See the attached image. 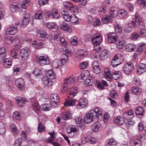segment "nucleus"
Returning <instances> with one entry per match:
<instances>
[{
    "instance_id": "nucleus-20",
    "label": "nucleus",
    "mask_w": 146,
    "mask_h": 146,
    "mask_svg": "<svg viewBox=\"0 0 146 146\" xmlns=\"http://www.w3.org/2000/svg\"><path fill=\"white\" fill-rule=\"evenodd\" d=\"M109 55V51L106 50H104L102 51L99 55V57L100 60H104L108 58Z\"/></svg>"
},
{
    "instance_id": "nucleus-56",
    "label": "nucleus",
    "mask_w": 146,
    "mask_h": 146,
    "mask_svg": "<svg viewBox=\"0 0 146 146\" xmlns=\"http://www.w3.org/2000/svg\"><path fill=\"white\" fill-rule=\"evenodd\" d=\"M10 128L12 131L13 133L15 134L16 135L18 134L19 131L17 129L16 125L14 124H12L10 126Z\"/></svg>"
},
{
    "instance_id": "nucleus-34",
    "label": "nucleus",
    "mask_w": 146,
    "mask_h": 146,
    "mask_svg": "<svg viewBox=\"0 0 146 146\" xmlns=\"http://www.w3.org/2000/svg\"><path fill=\"white\" fill-rule=\"evenodd\" d=\"M112 18L110 15L106 16L102 19V21L104 24L110 23L112 21Z\"/></svg>"
},
{
    "instance_id": "nucleus-61",
    "label": "nucleus",
    "mask_w": 146,
    "mask_h": 146,
    "mask_svg": "<svg viewBox=\"0 0 146 146\" xmlns=\"http://www.w3.org/2000/svg\"><path fill=\"white\" fill-rule=\"evenodd\" d=\"M70 21L72 23L76 24L78 22V20L75 15H71Z\"/></svg>"
},
{
    "instance_id": "nucleus-55",
    "label": "nucleus",
    "mask_w": 146,
    "mask_h": 146,
    "mask_svg": "<svg viewBox=\"0 0 146 146\" xmlns=\"http://www.w3.org/2000/svg\"><path fill=\"white\" fill-rule=\"evenodd\" d=\"M11 56L14 58H17L19 56L18 53L14 49H13L10 52Z\"/></svg>"
},
{
    "instance_id": "nucleus-15",
    "label": "nucleus",
    "mask_w": 146,
    "mask_h": 146,
    "mask_svg": "<svg viewBox=\"0 0 146 146\" xmlns=\"http://www.w3.org/2000/svg\"><path fill=\"white\" fill-rule=\"evenodd\" d=\"M146 71V66L145 64L141 63L137 67V73L139 75H140L144 72Z\"/></svg>"
},
{
    "instance_id": "nucleus-39",
    "label": "nucleus",
    "mask_w": 146,
    "mask_h": 146,
    "mask_svg": "<svg viewBox=\"0 0 146 146\" xmlns=\"http://www.w3.org/2000/svg\"><path fill=\"white\" fill-rule=\"evenodd\" d=\"M121 73L119 71H115L113 72L112 75V78L116 80L119 79L121 76Z\"/></svg>"
},
{
    "instance_id": "nucleus-26",
    "label": "nucleus",
    "mask_w": 146,
    "mask_h": 146,
    "mask_svg": "<svg viewBox=\"0 0 146 146\" xmlns=\"http://www.w3.org/2000/svg\"><path fill=\"white\" fill-rule=\"evenodd\" d=\"M113 121L115 123L122 125L125 123V120L123 117L119 116L113 119Z\"/></svg>"
},
{
    "instance_id": "nucleus-18",
    "label": "nucleus",
    "mask_w": 146,
    "mask_h": 146,
    "mask_svg": "<svg viewBox=\"0 0 146 146\" xmlns=\"http://www.w3.org/2000/svg\"><path fill=\"white\" fill-rule=\"evenodd\" d=\"M3 60V64L4 67L7 68L10 67L12 64V60L10 58H4Z\"/></svg>"
},
{
    "instance_id": "nucleus-16",
    "label": "nucleus",
    "mask_w": 146,
    "mask_h": 146,
    "mask_svg": "<svg viewBox=\"0 0 146 146\" xmlns=\"http://www.w3.org/2000/svg\"><path fill=\"white\" fill-rule=\"evenodd\" d=\"M15 84L19 90H23L24 88V82L22 78L17 79L15 82Z\"/></svg>"
},
{
    "instance_id": "nucleus-40",
    "label": "nucleus",
    "mask_w": 146,
    "mask_h": 146,
    "mask_svg": "<svg viewBox=\"0 0 146 146\" xmlns=\"http://www.w3.org/2000/svg\"><path fill=\"white\" fill-rule=\"evenodd\" d=\"M77 88L76 87L72 88L70 89L69 96L70 98L74 97L77 93Z\"/></svg>"
},
{
    "instance_id": "nucleus-2",
    "label": "nucleus",
    "mask_w": 146,
    "mask_h": 146,
    "mask_svg": "<svg viewBox=\"0 0 146 146\" xmlns=\"http://www.w3.org/2000/svg\"><path fill=\"white\" fill-rule=\"evenodd\" d=\"M94 112L93 110H90L85 115L84 120L86 123H90L96 119V116L93 113Z\"/></svg>"
},
{
    "instance_id": "nucleus-9",
    "label": "nucleus",
    "mask_w": 146,
    "mask_h": 146,
    "mask_svg": "<svg viewBox=\"0 0 146 146\" xmlns=\"http://www.w3.org/2000/svg\"><path fill=\"white\" fill-rule=\"evenodd\" d=\"M110 4V1L107 0L105 1L103 3V5L101 6L99 11V13L100 14H104L106 11L107 7Z\"/></svg>"
},
{
    "instance_id": "nucleus-57",
    "label": "nucleus",
    "mask_w": 146,
    "mask_h": 146,
    "mask_svg": "<svg viewBox=\"0 0 146 146\" xmlns=\"http://www.w3.org/2000/svg\"><path fill=\"white\" fill-rule=\"evenodd\" d=\"M125 44V43L124 41L121 40L119 41L117 43H116V45L118 48L120 49L123 47Z\"/></svg>"
},
{
    "instance_id": "nucleus-62",
    "label": "nucleus",
    "mask_w": 146,
    "mask_h": 146,
    "mask_svg": "<svg viewBox=\"0 0 146 146\" xmlns=\"http://www.w3.org/2000/svg\"><path fill=\"white\" fill-rule=\"evenodd\" d=\"M88 65V63L87 62H83L80 65V68L81 69H84L86 68Z\"/></svg>"
},
{
    "instance_id": "nucleus-64",
    "label": "nucleus",
    "mask_w": 146,
    "mask_h": 146,
    "mask_svg": "<svg viewBox=\"0 0 146 146\" xmlns=\"http://www.w3.org/2000/svg\"><path fill=\"white\" fill-rule=\"evenodd\" d=\"M13 118L16 119L20 120L21 119L20 113L17 111H15L13 113Z\"/></svg>"
},
{
    "instance_id": "nucleus-32",
    "label": "nucleus",
    "mask_w": 146,
    "mask_h": 146,
    "mask_svg": "<svg viewBox=\"0 0 146 146\" xmlns=\"http://www.w3.org/2000/svg\"><path fill=\"white\" fill-rule=\"evenodd\" d=\"M51 36L50 33L48 34L45 31H41L40 33V37L41 38H48L50 39L52 38Z\"/></svg>"
},
{
    "instance_id": "nucleus-23",
    "label": "nucleus",
    "mask_w": 146,
    "mask_h": 146,
    "mask_svg": "<svg viewBox=\"0 0 146 146\" xmlns=\"http://www.w3.org/2000/svg\"><path fill=\"white\" fill-rule=\"evenodd\" d=\"M32 45L35 48L38 49L43 46V44L40 42L33 41L32 42Z\"/></svg>"
},
{
    "instance_id": "nucleus-53",
    "label": "nucleus",
    "mask_w": 146,
    "mask_h": 146,
    "mask_svg": "<svg viewBox=\"0 0 146 146\" xmlns=\"http://www.w3.org/2000/svg\"><path fill=\"white\" fill-rule=\"evenodd\" d=\"M38 132L41 133L46 130L45 127L42 123H39L38 126Z\"/></svg>"
},
{
    "instance_id": "nucleus-37",
    "label": "nucleus",
    "mask_w": 146,
    "mask_h": 146,
    "mask_svg": "<svg viewBox=\"0 0 146 146\" xmlns=\"http://www.w3.org/2000/svg\"><path fill=\"white\" fill-rule=\"evenodd\" d=\"M6 57V49L3 47L0 48V60H3Z\"/></svg>"
},
{
    "instance_id": "nucleus-43",
    "label": "nucleus",
    "mask_w": 146,
    "mask_h": 146,
    "mask_svg": "<svg viewBox=\"0 0 146 146\" xmlns=\"http://www.w3.org/2000/svg\"><path fill=\"white\" fill-rule=\"evenodd\" d=\"M96 83L98 87L101 89L104 88V86H108L107 82L103 80H102L101 82L97 81Z\"/></svg>"
},
{
    "instance_id": "nucleus-58",
    "label": "nucleus",
    "mask_w": 146,
    "mask_h": 146,
    "mask_svg": "<svg viewBox=\"0 0 146 146\" xmlns=\"http://www.w3.org/2000/svg\"><path fill=\"white\" fill-rule=\"evenodd\" d=\"M117 142L112 139H110L107 144V146H116Z\"/></svg>"
},
{
    "instance_id": "nucleus-60",
    "label": "nucleus",
    "mask_w": 146,
    "mask_h": 146,
    "mask_svg": "<svg viewBox=\"0 0 146 146\" xmlns=\"http://www.w3.org/2000/svg\"><path fill=\"white\" fill-rule=\"evenodd\" d=\"M139 37V35L138 33L134 32L131 34L130 38L131 40H136Z\"/></svg>"
},
{
    "instance_id": "nucleus-24",
    "label": "nucleus",
    "mask_w": 146,
    "mask_h": 146,
    "mask_svg": "<svg viewBox=\"0 0 146 146\" xmlns=\"http://www.w3.org/2000/svg\"><path fill=\"white\" fill-rule=\"evenodd\" d=\"M135 45L133 44H128L125 46V49L127 52H131L134 51L135 49Z\"/></svg>"
},
{
    "instance_id": "nucleus-45",
    "label": "nucleus",
    "mask_w": 146,
    "mask_h": 146,
    "mask_svg": "<svg viewBox=\"0 0 146 146\" xmlns=\"http://www.w3.org/2000/svg\"><path fill=\"white\" fill-rule=\"evenodd\" d=\"M45 72L46 75L49 76L50 79H53L55 78V76L52 70H49L48 71L45 70Z\"/></svg>"
},
{
    "instance_id": "nucleus-10",
    "label": "nucleus",
    "mask_w": 146,
    "mask_h": 146,
    "mask_svg": "<svg viewBox=\"0 0 146 146\" xmlns=\"http://www.w3.org/2000/svg\"><path fill=\"white\" fill-rule=\"evenodd\" d=\"M118 40L117 36L116 33H109L108 35V41L110 43H114Z\"/></svg>"
},
{
    "instance_id": "nucleus-31",
    "label": "nucleus",
    "mask_w": 146,
    "mask_h": 146,
    "mask_svg": "<svg viewBox=\"0 0 146 146\" xmlns=\"http://www.w3.org/2000/svg\"><path fill=\"white\" fill-rule=\"evenodd\" d=\"M60 63L62 65L65 64L68 59V56L67 54H62L60 58Z\"/></svg>"
},
{
    "instance_id": "nucleus-4",
    "label": "nucleus",
    "mask_w": 146,
    "mask_h": 146,
    "mask_svg": "<svg viewBox=\"0 0 146 146\" xmlns=\"http://www.w3.org/2000/svg\"><path fill=\"white\" fill-rule=\"evenodd\" d=\"M50 103L54 107H56L59 105L58 102L59 101V98L57 94H53L50 96Z\"/></svg>"
},
{
    "instance_id": "nucleus-8",
    "label": "nucleus",
    "mask_w": 146,
    "mask_h": 146,
    "mask_svg": "<svg viewBox=\"0 0 146 146\" xmlns=\"http://www.w3.org/2000/svg\"><path fill=\"white\" fill-rule=\"evenodd\" d=\"M88 101L87 99L83 98L79 100L78 104L77 105V107L79 109L85 108L88 105Z\"/></svg>"
},
{
    "instance_id": "nucleus-54",
    "label": "nucleus",
    "mask_w": 146,
    "mask_h": 146,
    "mask_svg": "<svg viewBox=\"0 0 146 146\" xmlns=\"http://www.w3.org/2000/svg\"><path fill=\"white\" fill-rule=\"evenodd\" d=\"M30 3L29 0H23L21 7L22 8L25 9L29 5Z\"/></svg>"
},
{
    "instance_id": "nucleus-1",
    "label": "nucleus",
    "mask_w": 146,
    "mask_h": 146,
    "mask_svg": "<svg viewBox=\"0 0 146 146\" xmlns=\"http://www.w3.org/2000/svg\"><path fill=\"white\" fill-rule=\"evenodd\" d=\"M123 62V58L121 54H119L115 55L112 60L111 65L115 67L121 64Z\"/></svg>"
},
{
    "instance_id": "nucleus-50",
    "label": "nucleus",
    "mask_w": 146,
    "mask_h": 146,
    "mask_svg": "<svg viewBox=\"0 0 146 146\" xmlns=\"http://www.w3.org/2000/svg\"><path fill=\"white\" fill-rule=\"evenodd\" d=\"M133 29L131 23L128 24L124 28V30L125 32L129 33L132 31Z\"/></svg>"
},
{
    "instance_id": "nucleus-28",
    "label": "nucleus",
    "mask_w": 146,
    "mask_h": 146,
    "mask_svg": "<svg viewBox=\"0 0 146 146\" xmlns=\"http://www.w3.org/2000/svg\"><path fill=\"white\" fill-rule=\"evenodd\" d=\"M136 22L139 23H141L142 22V20L137 13L135 14V18L133 19L132 21V23L133 25V27H135Z\"/></svg>"
},
{
    "instance_id": "nucleus-13",
    "label": "nucleus",
    "mask_w": 146,
    "mask_h": 146,
    "mask_svg": "<svg viewBox=\"0 0 146 146\" xmlns=\"http://www.w3.org/2000/svg\"><path fill=\"white\" fill-rule=\"evenodd\" d=\"M118 9L116 7H111L110 9L109 14L112 17H115L118 16Z\"/></svg>"
},
{
    "instance_id": "nucleus-12",
    "label": "nucleus",
    "mask_w": 146,
    "mask_h": 146,
    "mask_svg": "<svg viewBox=\"0 0 146 146\" xmlns=\"http://www.w3.org/2000/svg\"><path fill=\"white\" fill-rule=\"evenodd\" d=\"M78 131V130L77 128L74 127L68 128L67 129V132L70 137H72L76 135L77 134L76 133Z\"/></svg>"
},
{
    "instance_id": "nucleus-21",
    "label": "nucleus",
    "mask_w": 146,
    "mask_h": 146,
    "mask_svg": "<svg viewBox=\"0 0 146 146\" xmlns=\"http://www.w3.org/2000/svg\"><path fill=\"white\" fill-rule=\"evenodd\" d=\"M51 79H49L47 77H43L42 79L43 83L49 87H51L53 85V82Z\"/></svg>"
},
{
    "instance_id": "nucleus-52",
    "label": "nucleus",
    "mask_w": 146,
    "mask_h": 146,
    "mask_svg": "<svg viewBox=\"0 0 146 146\" xmlns=\"http://www.w3.org/2000/svg\"><path fill=\"white\" fill-rule=\"evenodd\" d=\"M144 110L141 107H139L136 109V113L137 115H142L143 114Z\"/></svg>"
},
{
    "instance_id": "nucleus-14",
    "label": "nucleus",
    "mask_w": 146,
    "mask_h": 146,
    "mask_svg": "<svg viewBox=\"0 0 146 146\" xmlns=\"http://www.w3.org/2000/svg\"><path fill=\"white\" fill-rule=\"evenodd\" d=\"M92 67L94 72L98 74L101 72V68L98 62L96 61L94 62L92 64Z\"/></svg>"
},
{
    "instance_id": "nucleus-38",
    "label": "nucleus",
    "mask_w": 146,
    "mask_h": 146,
    "mask_svg": "<svg viewBox=\"0 0 146 146\" xmlns=\"http://www.w3.org/2000/svg\"><path fill=\"white\" fill-rule=\"evenodd\" d=\"M19 38L18 36L17 35L6 37L7 40L11 42L12 43L15 42L18 40H19Z\"/></svg>"
},
{
    "instance_id": "nucleus-6",
    "label": "nucleus",
    "mask_w": 146,
    "mask_h": 146,
    "mask_svg": "<svg viewBox=\"0 0 146 146\" xmlns=\"http://www.w3.org/2000/svg\"><path fill=\"white\" fill-rule=\"evenodd\" d=\"M134 68V66L132 63H127L123 67V72L126 74L130 73Z\"/></svg>"
},
{
    "instance_id": "nucleus-46",
    "label": "nucleus",
    "mask_w": 146,
    "mask_h": 146,
    "mask_svg": "<svg viewBox=\"0 0 146 146\" xmlns=\"http://www.w3.org/2000/svg\"><path fill=\"white\" fill-rule=\"evenodd\" d=\"M52 108L51 105L49 104H43L41 106V108L42 110L49 111Z\"/></svg>"
},
{
    "instance_id": "nucleus-35",
    "label": "nucleus",
    "mask_w": 146,
    "mask_h": 146,
    "mask_svg": "<svg viewBox=\"0 0 146 146\" xmlns=\"http://www.w3.org/2000/svg\"><path fill=\"white\" fill-rule=\"evenodd\" d=\"M100 127V123L99 122H96L92 125L91 128L94 132H97Z\"/></svg>"
},
{
    "instance_id": "nucleus-59",
    "label": "nucleus",
    "mask_w": 146,
    "mask_h": 146,
    "mask_svg": "<svg viewBox=\"0 0 146 146\" xmlns=\"http://www.w3.org/2000/svg\"><path fill=\"white\" fill-rule=\"evenodd\" d=\"M33 73L36 76L42 74V72L41 69L39 68H35L33 72Z\"/></svg>"
},
{
    "instance_id": "nucleus-63",
    "label": "nucleus",
    "mask_w": 146,
    "mask_h": 146,
    "mask_svg": "<svg viewBox=\"0 0 146 146\" xmlns=\"http://www.w3.org/2000/svg\"><path fill=\"white\" fill-rule=\"evenodd\" d=\"M71 44L74 46H76L78 44L77 38L76 36H73L70 39Z\"/></svg>"
},
{
    "instance_id": "nucleus-51",
    "label": "nucleus",
    "mask_w": 146,
    "mask_h": 146,
    "mask_svg": "<svg viewBox=\"0 0 146 146\" xmlns=\"http://www.w3.org/2000/svg\"><path fill=\"white\" fill-rule=\"evenodd\" d=\"M132 92L137 95H139L142 92L141 89L138 87H133L132 90Z\"/></svg>"
},
{
    "instance_id": "nucleus-5",
    "label": "nucleus",
    "mask_w": 146,
    "mask_h": 146,
    "mask_svg": "<svg viewBox=\"0 0 146 146\" xmlns=\"http://www.w3.org/2000/svg\"><path fill=\"white\" fill-rule=\"evenodd\" d=\"M39 63L42 65L49 64L50 63V60L47 56H41L38 58Z\"/></svg>"
},
{
    "instance_id": "nucleus-27",
    "label": "nucleus",
    "mask_w": 146,
    "mask_h": 146,
    "mask_svg": "<svg viewBox=\"0 0 146 146\" xmlns=\"http://www.w3.org/2000/svg\"><path fill=\"white\" fill-rule=\"evenodd\" d=\"M94 111V115L96 117L97 119L99 116L102 115V111L101 109L98 107L95 108L94 110H92Z\"/></svg>"
},
{
    "instance_id": "nucleus-42",
    "label": "nucleus",
    "mask_w": 146,
    "mask_h": 146,
    "mask_svg": "<svg viewBox=\"0 0 146 146\" xmlns=\"http://www.w3.org/2000/svg\"><path fill=\"white\" fill-rule=\"evenodd\" d=\"M62 29L65 31H67L69 32H71V29L70 26L67 24L63 23L61 26Z\"/></svg>"
},
{
    "instance_id": "nucleus-11",
    "label": "nucleus",
    "mask_w": 146,
    "mask_h": 146,
    "mask_svg": "<svg viewBox=\"0 0 146 146\" xmlns=\"http://www.w3.org/2000/svg\"><path fill=\"white\" fill-rule=\"evenodd\" d=\"M18 31L17 27L12 26L6 29L5 33L7 35H13L17 33Z\"/></svg>"
},
{
    "instance_id": "nucleus-29",
    "label": "nucleus",
    "mask_w": 146,
    "mask_h": 146,
    "mask_svg": "<svg viewBox=\"0 0 146 146\" xmlns=\"http://www.w3.org/2000/svg\"><path fill=\"white\" fill-rule=\"evenodd\" d=\"M104 76L105 78L108 81L111 80L112 75L110 70L108 69L106 70L104 74Z\"/></svg>"
},
{
    "instance_id": "nucleus-30",
    "label": "nucleus",
    "mask_w": 146,
    "mask_h": 146,
    "mask_svg": "<svg viewBox=\"0 0 146 146\" xmlns=\"http://www.w3.org/2000/svg\"><path fill=\"white\" fill-rule=\"evenodd\" d=\"M77 100L74 99L66 100L64 103L65 106H74Z\"/></svg>"
},
{
    "instance_id": "nucleus-22",
    "label": "nucleus",
    "mask_w": 146,
    "mask_h": 146,
    "mask_svg": "<svg viewBox=\"0 0 146 146\" xmlns=\"http://www.w3.org/2000/svg\"><path fill=\"white\" fill-rule=\"evenodd\" d=\"M18 105L20 107H22L26 102V99L25 98H21L17 97L15 98Z\"/></svg>"
},
{
    "instance_id": "nucleus-19",
    "label": "nucleus",
    "mask_w": 146,
    "mask_h": 146,
    "mask_svg": "<svg viewBox=\"0 0 146 146\" xmlns=\"http://www.w3.org/2000/svg\"><path fill=\"white\" fill-rule=\"evenodd\" d=\"M122 115L124 119H131L134 117V113L132 111L130 110L123 113Z\"/></svg>"
},
{
    "instance_id": "nucleus-44",
    "label": "nucleus",
    "mask_w": 146,
    "mask_h": 146,
    "mask_svg": "<svg viewBox=\"0 0 146 146\" xmlns=\"http://www.w3.org/2000/svg\"><path fill=\"white\" fill-rule=\"evenodd\" d=\"M19 7V5L18 3H13L11 4L10 6V9L13 12L15 11Z\"/></svg>"
},
{
    "instance_id": "nucleus-36",
    "label": "nucleus",
    "mask_w": 146,
    "mask_h": 146,
    "mask_svg": "<svg viewBox=\"0 0 146 146\" xmlns=\"http://www.w3.org/2000/svg\"><path fill=\"white\" fill-rule=\"evenodd\" d=\"M46 25L47 27L50 29H57L58 28V25L54 22L47 23Z\"/></svg>"
},
{
    "instance_id": "nucleus-33",
    "label": "nucleus",
    "mask_w": 146,
    "mask_h": 146,
    "mask_svg": "<svg viewBox=\"0 0 146 146\" xmlns=\"http://www.w3.org/2000/svg\"><path fill=\"white\" fill-rule=\"evenodd\" d=\"M131 142L132 146H141V141L139 139L134 138Z\"/></svg>"
},
{
    "instance_id": "nucleus-47",
    "label": "nucleus",
    "mask_w": 146,
    "mask_h": 146,
    "mask_svg": "<svg viewBox=\"0 0 146 146\" xmlns=\"http://www.w3.org/2000/svg\"><path fill=\"white\" fill-rule=\"evenodd\" d=\"M118 16L124 17L127 16V11L124 9H118Z\"/></svg>"
},
{
    "instance_id": "nucleus-7",
    "label": "nucleus",
    "mask_w": 146,
    "mask_h": 146,
    "mask_svg": "<svg viewBox=\"0 0 146 146\" xmlns=\"http://www.w3.org/2000/svg\"><path fill=\"white\" fill-rule=\"evenodd\" d=\"M29 50L27 48L22 49L20 52L21 59L24 60H27L29 57Z\"/></svg>"
},
{
    "instance_id": "nucleus-41",
    "label": "nucleus",
    "mask_w": 146,
    "mask_h": 146,
    "mask_svg": "<svg viewBox=\"0 0 146 146\" xmlns=\"http://www.w3.org/2000/svg\"><path fill=\"white\" fill-rule=\"evenodd\" d=\"M75 80V78L74 77H68L65 79L64 84L66 85L71 84L74 82Z\"/></svg>"
},
{
    "instance_id": "nucleus-48",
    "label": "nucleus",
    "mask_w": 146,
    "mask_h": 146,
    "mask_svg": "<svg viewBox=\"0 0 146 146\" xmlns=\"http://www.w3.org/2000/svg\"><path fill=\"white\" fill-rule=\"evenodd\" d=\"M33 107L34 110L37 113H38L40 110V108L38 102L35 101L33 104Z\"/></svg>"
},
{
    "instance_id": "nucleus-25",
    "label": "nucleus",
    "mask_w": 146,
    "mask_h": 146,
    "mask_svg": "<svg viewBox=\"0 0 146 146\" xmlns=\"http://www.w3.org/2000/svg\"><path fill=\"white\" fill-rule=\"evenodd\" d=\"M61 115L62 118L65 120L70 119L72 117L71 114L68 111L63 112Z\"/></svg>"
},
{
    "instance_id": "nucleus-17",
    "label": "nucleus",
    "mask_w": 146,
    "mask_h": 146,
    "mask_svg": "<svg viewBox=\"0 0 146 146\" xmlns=\"http://www.w3.org/2000/svg\"><path fill=\"white\" fill-rule=\"evenodd\" d=\"M91 76L89 71L88 70H85L82 72L80 76L78 77V79L79 80L82 79L84 80L86 79Z\"/></svg>"
},
{
    "instance_id": "nucleus-3",
    "label": "nucleus",
    "mask_w": 146,
    "mask_h": 146,
    "mask_svg": "<svg viewBox=\"0 0 146 146\" xmlns=\"http://www.w3.org/2000/svg\"><path fill=\"white\" fill-rule=\"evenodd\" d=\"M103 39L101 35L99 33H95L93 34L91 38V41L93 44H100Z\"/></svg>"
},
{
    "instance_id": "nucleus-49",
    "label": "nucleus",
    "mask_w": 146,
    "mask_h": 146,
    "mask_svg": "<svg viewBox=\"0 0 146 146\" xmlns=\"http://www.w3.org/2000/svg\"><path fill=\"white\" fill-rule=\"evenodd\" d=\"M93 80L92 79L91 76L88 78L84 82V85L85 86H88L92 85Z\"/></svg>"
}]
</instances>
